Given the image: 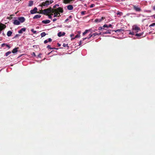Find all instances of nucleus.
<instances>
[{
  "mask_svg": "<svg viewBox=\"0 0 155 155\" xmlns=\"http://www.w3.org/2000/svg\"><path fill=\"white\" fill-rule=\"evenodd\" d=\"M133 7V8L137 12H140L141 11V8L138 7V6H136L134 5H132Z\"/></svg>",
  "mask_w": 155,
  "mask_h": 155,
  "instance_id": "nucleus-3",
  "label": "nucleus"
},
{
  "mask_svg": "<svg viewBox=\"0 0 155 155\" xmlns=\"http://www.w3.org/2000/svg\"><path fill=\"white\" fill-rule=\"evenodd\" d=\"M152 16H153L154 18H155V14L153 15Z\"/></svg>",
  "mask_w": 155,
  "mask_h": 155,
  "instance_id": "nucleus-53",
  "label": "nucleus"
},
{
  "mask_svg": "<svg viewBox=\"0 0 155 155\" xmlns=\"http://www.w3.org/2000/svg\"><path fill=\"white\" fill-rule=\"evenodd\" d=\"M6 44L3 43L1 47H3L5 46H6Z\"/></svg>",
  "mask_w": 155,
  "mask_h": 155,
  "instance_id": "nucleus-41",
  "label": "nucleus"
},
{
  "mask_svg": "<svg viewBox=\"0 0 155 155\" xmlns=\"http://www.w3.org/2000/svg\"><path fill=\"white\" fill-rule=\"evenodd\" d=\"M6 46L8 48H10V46H9L8 45V44H6Z\"/></svg>",
  "mask_w": 155,
  "mask_h": 155,
  "instance_id": "nucleus-43",
  "label": "nucleus"
},
{
  "mask_svg": "<svg viewBox=\"0 0 155 155\" xmlns=\"http://www.w3.org/2000/svg\"><path fill=\"white\" fill-rule=\"evenodd\" d=\"M18 19L19 20L20 22L23 23L25 21V18L24 17H21L18 18Z\"/></svg>",
  "mask_w": 155,
  "mask_h": 155,
  "instance_id": "nucleus-6",
  "label": "nucleus"
},
{
  "mask_svg": "<svg viewBox=\"0 0 155 155\" xmlns=\"http://www.w3.org/2000/svg\"><path fill=\"white\" fill-rule=\"evenodd\" d=\"M61 16L60 13L58 12H56V13H54V17H60Z\"/></svg>",
  "mask_w": 155,
  "mask_h": 155,
  "instance_id": "nucleus-20",
  "label": "nucleus"
},
{
  "mask_svg": "<svg viewBox=\"0 0 155 155\" xmlns=\"http://www.w3.org/2000/svg\"><path fill=\"white\" fill-rule=\"evenodd\" d=\"M52 40L51 39V38H49L48 39V42H51L52 41Z\"/></svg>",
  "mask_w": 155,
  "mask_h": 155,
  "instance_id": "nucleus-44",
  "label": "nucleus"
},
{
  "mask_svg": "<svg viewBox=\"0 0 155 155\" xmlns=\"http://www.w3.org/2000/svg\"><path fill=\"white\" fill-rule=\"evenodd\" d=\"M41 17V15H37L33 17V19L39 18Z\"/></svg>",
  "mask_w": 155,
  "mask_h": 155,
  "instance_id": "nucleus-21",
  "label": "nucleus"
},
{
  "mask_svg": "<svg viewBox=\"0 0 155 155\" xmlns=\"http://www.w3.org/2000/svg\"><path fill=\"white\" fill-rule=\"evenodd\" d=\"M11 53V52L10 51H8L6 53L5 56H7L8 55Z\"/></svg>",
  "mask_w": 155,
  "mask_h": 155,
  "instance_id": "nucleus-28",
  "label": "nucleus"
},
{
  "mask_svg": "<svg viewBox=\"0 0 155 155\" xmlns=\"http://www.w3.org/2000/svg\"><path fill=\"white\" fill-rule=\"evenodd\" d=\"M20 36V35H18V34H17L15 36V37H14V38H17V37H18L19 36Z\"/></svg>",
  "mask_w": 155,
  "mask_h": 155,
  "instance_id": "nucleus-40",
  "label": "nucleus"
},
{
  "mask_svg": "<svg viewBox=\"0 0 155 155\" xmlns=\"http://www.w3.org/2000/svg\"><path fill=\"white\" fill-rule=\"evenodd\" d=\"M19 48L18 47V48H15L13 49V50L12 51V52L13 53H15L16 52H17L18 51V49Z\"/></svg>",
  "mask_w": 155,
  "mask_h": 155,
  "instance_id": "nucleus-18",
  "label": "nucleus"
},
{
  "mask_svg": "<svg viewBox=\"0 0 155 155\" xmlns=\"http://www.w3.org/2000/svg\"><path fill=\"white\" fill-rule=\"evenodd\" d=\"M104 28L103 27H103H100L98 29L99 30H101L102 31H103L104 30Z\"/></svg>",
  "mask_w": 155,
  "mask_h": 155,
  "instance_id": "nucleus-29",
  "label": "nucleus"
},
{
  "mask_svg": "<svg viewBox=\"0 0 155 155\" xmlns=\"http://www.w3.org/2000/svg\"><path fill=\"white\" fill-rule=\"evenodd\" d=\"M79 36V35H76L75 36V38H76L78 37Z\"/></svg>",
  "mask_w": 155,
  "mask_h": 155,
  "instance_id": "nucleus-52",
  "label": "nucleus"
},
{
  "mask_svg": "<svg viewBox=\"0 0 155 155\" xmlns=\"http://www.w3.org/2000/svg\"><path fill=\"white\" fill-rule=\"evenodd\" d=\"M50 22V21L49 20H44L42 21V22L44 24H47L49 23Z\"/></svg>",
  "mask_w": 155,
  "mask_h": 155,
  "instance_id": "nucleus-16",
  "label": "nucleus"
},
{
  "mask_svg": "<svg viewBox=\"0 0 155 155\" xmlns=\"http://www.w3.org/2000/svg\"><path fill=\"white\" fill-rule=\"evenodd\" d=\"M155 26V23H154L152 24H151L149 26V27H151V26Z\"/></svg>",
  "mask_w": 155,
  "mask_h": 155,
  "instance_id": "nucleus-36",
  "label": "nucleus"
},
{
  "mask_svg": "<svg viewBox=\"0 0 155 155\" xmlns=\"http://www.w3.org/2000/svg\"><path fill=\"white\" fill-rule=\"evenodd\" d=\"M47 48H49V49H55V48H51V46L50 45H48L47 46Z\"/></svg>",
  "mask_w": 155,
  "mask_h": 155,
  "instance_id": "nucleus-32",
  "label": "nucleus"
},
{
  "mask_svg": "<svg viewBox=\"0 0 155 155\" xmlns=\"http://www.w3.org/2000/svg\"><path fill=\"white\" fill-rule=\"evenodd\" d=\"M68 20V19H67L65 20V21L66 22V21H67Z\"/></svg>",
  "mask_w": 155,
  "mask_h": 155,
  "instance_id": "nucleus-54",
  "label": "nucleus"
},
{
  "mask_svg": "<svg viewBox=\"0 0 155 155\" xmlns=\"http://www.w3.org/2000/svg\"><path fill=\"white\" fill-rule=\"evenodd\" d=\"M123 13L122 12H118L117 14V15H119L120 16V15H122Z\"/></svg>",
  "mask_w": 155,
  "mask_h": 155,
  "instance_id": "nucleus-35",
  "label": "nucleus"
},
{
  "mask_svg": "<svg viewBox=\"0 0 155 155\" xmlns=\"http://www.w3.org/2000/svg\"><path fill=\"white\" fill-rule=\"evenodd\" d=\"M63 2L65 4L71 3L72 0H63Z\"/></svg>",
  "mask_w": 155,
  "mask_h": 155,
  "instance_id": "nucleus-17",
  "label": "nucleus"
},
{
  "mask_svg": "<svg viewBox=\"0 0 155 155\" xmlns=\"http://www.w3.org/2000/svg\"><path fill=\"white\" fill-rule=\"evenodd\" d=\"M143 33H137L135 34V35L137 37H140L141 36L143 35Z\"/></svg>",
  "mask_w": 155,
  "mask_h": 155,
  "instance_id": "nucleus-25",
  "label": "nucleus"
},
{
  "mask_svg": "<svg viewBox=\"0 0 155 155\" xmlns=\"http://www.w3.org/2000/svg\"><path fill=\"white\" fill-rule=\"evenodd\" d=\"M86 12L85 11H82L81 12V14L82 15H84L85 14Z\"/></svg>",
  "mask_w": 155,
  "mask_h": 155,
  "instance_id": "nucleus-38",
  "label": "nucleus"
},
{
  "mask_svg": "<svg viewBox=\"0 0 155 155\" xmlns=\"http://www.w3.org/2000/svg\"><path fill=\"white\" fill-rule=\"evenodd\" d=\"M81 44H82V41H80L79 43V45H80Z\"/></svg>",
  "mask_w": 155,
  "mask_h": 155,
  "instance_id": "nucleus-49",
  "label": "nucleus"
},
{
  "mask_svg": "<svg viewBox=\"0 0 155 155\" xmlns=\"http://www.w3.org/2000/svg\"><path fill=\"white\" fill-rule=\"evenodd\" d=\"M31 54H32V55H33L34 56H36L34 52H32V53Z\"/></svg>",
  "mask_w": 155,
  "mask_h": 155,
  "instance_id": "nucleus-42",
  "label": "nucleus"
},
{
  "mask_svg": "<svg viewBox=\"0 0 155 155\" xmlns=\"http://www.w3.org/2000/svg\"><path fill=\"white\" fill-rule=\"evenodd\" d=\"M48 18H50V19H51L52 18V16H51V15H48Z\"/></svg>",
  "mask_w": 155,
  "mask_h": 155,
  "instance_id": "nucleus-45",
  "label": "nucleus"
},
{
  "mask_svg": "<svg viewBox=\"0 0 155 155\" xmlns=\"http://www.w3.org/2000/svg\"><path fill=\"white\" fill-rule=\"evenodd\" d=\"M53 2V1L52 0L49 1L47 0L45 2H43L41 5V6H47L48 5L51 4Z\"/></svg>",
  "mask_w": 155,
  "mask_h": 155,
  "instance_id": "nucleus-1",
  "label": "nucleus"
},
{
  "mask_svg": "<svg viewBox=\"0 0 155 155\" xmlns=\"http://www.w3.org/2000/svg\"><path fill=\"white\" fill-rule=\"evenodd\" d=\"M103 27L104 28H109V27H111V28H113V27H112V25L110 24L108 25H107L105 24L104 25Z\"/></svg>",
  "mask_w": 155,
  "mask_h": 155,
  "instance_id": "nucleus-19",
  "label": "nucleus"
},
{
  "mask_svg": "<svg viewBox=\"0 0 155 155\" xmlns=\"http://www.w3.org/2000/svg\"><path fill=\"white\" fill-rule=\"evenodd\" d=\"M40 54H39V55H38V57H39V56H40Z\"/></svg>",
  "mask_w": 155,
  "mask_h": 155,
  "instance_id": "nucleus-57",
  "label": "nucleus"
},
{
  "mask_svg": "<svg viewBox=\"0 0 155 155\" xmlns=\"http://www.w3.org/2000/svg\"><path fill=\"white\" fill-rule=\"evenodd\" d=\"M51 15H53V14L52 13V14H51Z\"/></svg>",
  "mask_w": 155,
  "mask_h": 155,
  "instance_id": "nucleus-56",
  "label": "nucleus"
},
{
  "mask_svg": "<svg viewBox=\"0 0 155 155\" xmlns=\"http://www.w3.org/2000/svg\"><path fill=\"white\" fill-rule=\"evenodd\" d=\"M59 6L58 4H56L53 6V8H55L56 6Z\"/></svg>",
  "mask_w": 155,
  "mask_h": 155,
  "instance_id": "nucleus-39",
  "label": "nucleus"
},
{
  "mask_svg": "<svg viewBox=\"0 0 155 155\" xmlns=\"http://www.w3.org/2000/svg\"><path fill=\"white\" fill-rule=\"evenodd\" d=\"M153 10L155 11V5L153 7Z\"/></svg>",
  "mask_w": 155,
  "mask_h": 155,
  "instance_id": "nucleus-51",
  "label": "nucleus"
},
{
  "mask_svg": "<svg viewBox=\"0 0 155 155\" xmlns=\"http://www.w3.org/2000/svg\"><path fill=\"white\" fill-rule=\"evenodd\" d=\"M57 20V19L55 18H54L53 19V21L54 22V21H56Z\"/></svg>",
  "mask_w": 155,
  "mask_h": 155,
  "instance_id": "nucleus-48",
  "label": "nucleus"
},
{
  "mask_svg": "<svg viewBox=\"0 0 155 155\" xmlns=\"http://www.w3.org/2000/svg\"><path fill=\"white\" fill-rule=\"evenodd\" d=\"M33 3V2L32 1H30L29 2L28 6H31L32 5Z\"/></svg>",
  "mask_w": 155,
  "mask_h": 155,
  "instance_id": "nucleus-22",
  "label": "nucleus"
},
{
  "mask_svg": "<svg viewBox=\"0 0 155 155\" xmlns=\"http://www.w3.org/2000/svg\"><path fill=\"white\" fill-rule=\"evenodd\" d=\"M48 42V41H47V40H45L44 41V43L45 44H46V43H47Z\"/></svg>",
  "mask_w": 155,
  "mask_h": 155,
  "instance_id": "nucleus-46",
  "label": "nucleus"
},
{
  "mask_svg": "<svg viewBox=\"0 0 155 155\" xmlns=\"http://www.w3.org/2000/svg\"><path fill=\"white\" fill-rule=\"evenodd\" d=\"M46 34L45 33V32H43L41 33V37H42L45 36L46 35Z\"/></svg>",
  "mask_w": 155,
  "mask_h": 155,
  "instance_id": "nucleus-27",
  "label": "nucleus"
},
{
  "mask_svg": "<svg viewBox=\"0 0 155 155\" xmlns=\"http://www.w3.org/2000/svg\"><path fill=\"white\" fill-rule=\"evenodd\" d=\"M63 46L64 47H66V46H67L68 47H69V46H68V44H66L65 43H64L63 44Z\"/></svg>",
  "mask_w": 155,
  "mask_h": 155,
  "instance_id": "nucleus-34",
  "label": "nucleus"
},
{
  "mask_svg": "<svg viewBox=\"0 0 155 155\" xmlns=\"http://www.w3.org/2000/svg\"><path fill=\"white\" fill-rule=\"evenodd\" d=\"M57 45H58V47H60L61 45V44H59V43H58Z\"/></svg>",
  "mask_w": 155,
  "mask_h": 155,
  "instance_id": "nucleus-50",
  "label": "nucleus"
},
{
  "mask_svg": "<svg viewBox=\"0 0 155 155\" xmlns=\"http://www.w3.org/2000/svg\"><path fill=\"white\" fill-rule=\"evenodd\" d=\"M52 12H52V13H54H54H56V9H53L52 8Z\"/></svg>",
  "mask_w": 155,
  "mask_h": 155,
  "instance_id": "nucleus-30",
  "label": "nucleus"
},
{
  "mask_svg": "<svg viewBox=\"0 0 155 155\" xmlns=\"http://www.w3.org/2000/svg\"><path fill=\"white\" fill-rule=\"evenodd\" d=\"M26 31V28H22L20 30L18 31L19 33L21 34L23 32H24Z\"/></svg>",
  "mask_w": 155,
  "mask_h": 155,
  "instance_id": "nucleus-14",
  "label": "nucleus"
},
{
  "mask_svg": "<svg viewBox=\"0 0 155 155\" xmlns=\"http://www.w3.org/2000/svg\"><path fill=\"white\" fill-rule=\"evenodd\" d=\"M129 34L131 35H134V32H130Z\"/></svg>",
  "mask_w": 155,
  "mask_h": 155,
  "instance_id": "nucleus-47",
  "label": "nucleus"
},
{
  "mask_svg": "<svg viewBox=\"0 0 155 155\" xmlns=\"http://www.w3.org/2000/svg\"><path fill=\"white\" fill-rule=\"evenodd\" d=\"M31 31L32 32H33L34 34H36V33H37V31H34V29H32L31 30Z\"/></svg>",
  "mask_w": 155,
  "mask_h": 155,
  "instance_id": "nucleus-31",
  "label": "nucleus"
},
{
  "mask_svg": "<svg viewBox=\"0 0 155 155\" xmlns=\"http://www.w3.org/2000/svg\"><path fill=\"white\" fill-rule=\"evenodd\" d=\"M37 8L36 7H35L33 9L30 11V13L31 14H34L37 13Z\"/></svg>",
  "mask_w": 155,
  "mask_h": 155,
  "instance_id": "nucleus-8",
  "label": "nucleus"
},
{
  "mask_svg": "<svg viewBox=\"0 0 155 155\" xmlns=\"http://www.w3.org/2000/svg\"><path fill=\"white\" fill-rule=\"evenodd\" d=\"M65 33L64 32H63L62 33L61 32H58V35L59 37H61L65 35Z\"/></svg>",
  "mask_w": 155,
  "mask_h": 155,
  "instance_id": "nucleus-13",
  "label": "nucleus"
},
{
  "mask_svg": "<svg viewBox=\"0 0 155 155\" xmlns=\"http://www.w3.org/2000/svg\"><path fill=\"white\" fill-rule=\"evenodd\" d=\"M56 11L58 12L63 13V8H61V7H59L56 9Z\"/></svg>",
  "mask_w": 155,
  "mask_h": 155,
  "instance_id": "nucleus-9",
  "label": "nucleus"
},
{
  "mask_svg": "<svg viewBox=\"0 0 155 155\" xmlns=\"http://www.w3.org/2000/svg\"><path fill=\"white\" fill-rule=\"evenodd\" d=\"M101 32L99 33H94V35H101Z\"/></svg>",
  "mask_w": 155,
  "mask_h": 155,
  "instance_id": "nucleus-33",
  "label": "nucleus"
},
{
  "mask_svg": "<svg viewBox=\"0 0 155 155\" xmlns=\"http://www.w3.org/2000/svg\"><path fill=\"white\" fill-rule=\"evenodd\" d=\"M95 6V5L94 4H92L90 6V7L91 8H93Z\"/></svg>",
  "mask_w": 155,
  "mask_h": 155,
  "instance_id": "nucleus-37",
  "label": "nucleus"
},
{
  "mask_svg": "<svg viewBox=\"0 0 155 155\" xmlns=\"http://www.w3.org/2000/svg\"><path fill=\"white\" fill-rule=\"evenodd\" d=\"M115 31L116 32H121L122 31H124V29H117L116 30L113 31Z\"/></svg>",
  "mask_w": 155,
  "mask_h": 155,
  "instance_id": "nucleus-24",
  "label": "nucleus"
},
{
  "mask_svg": "<svg viewBox=\"0 0 155 155\" xmlns=\"http://www.w3.org/2000/svg\"><path fill=\"white\" fill-rule=\"evenodd\" d=\"M13 24L15 25H18L20 24V21L17 20H15L14 21Z\"/></svg>",
  "mask_w": 155,
  "mask_h": 155,
  "instance_id": "nucleus-11",
  "label": "nucleus"
},
{
  "mask_svg": "<svg viewBox=\"0 0 155 155\" xmlns=\"http://www.w3.org/2000/svg\"><path fill=\"white\" fill-rule=\"evenodd\" d=\"M106 30V31H104L102 32V34H111V31L110 29H108L107 30L106 29H105Z\"/></svg>",
  "mask_w": 155,
  "mask_h": 155,
  "instance_id": "nucleus-7",
  "label": "nucleus"
},
{
  "mask_svg": "<svg viewBox=\"0 0 155 155\" xmlns=\"http://www.w3.org/2000/svg\"><path fill=\"white\" fill-rule=\"evenodd\" d=\"M96 35H94V33L93 34H90L89 35V37H88L87 38H83V40H85L87 38L89 39L92 37H94Z\"/></svg>",
  "mask_w": 155,
  "mask_h": 155,
  "instance_id": "nucleus-12",
  "label": "nucleus"
},
{
  "mask_svg": "<svg viewBox=\"0 0 155 155\" xmlns=\"http://www.w3.org/2000/svg\"><path fill=\"white\" fill-rule=\"evenodd\" d=\"M12 18L11 17L8 18H10V19H11Z\"/></svg>",
  "mask_w": 155,
  "mask_h": 155,
  "instance_id": "nucleus-55",
  "label": "nucleus"
},
{
  "mask_svg": "<svg viewBox=\"0 0 155 155\" xmlns=\"http://www.w3.org/2000/svg\"><path fill=\"white\" fill-rule=\"evenodd\" d=\"M67 9L70 10H71L73 9V7L71 5H69L67 6Z\"/></svg>",
  "mask_w": 155,
  "mask_h": 155,
  "instance_id": "nucleus-15",
  "label": "nucleus"
},
{
  "mask_svg": "<svg viewBox=\"0 0 155 155\" xmlns=\"http://www.w3.org/2000/svg\"><path fill=\"white\" fill-rule=\"evenodd\" d=\"M90 30H86L83 33V35H84L87 34L88 31H90Z\"/></svg>",
  "mask_w": 155,
  "mask_h": 155,
  "instance_id": "nucleus-26",
  "label": "nucleus"
},
{
  "mask_svg": "<svg viewBox=\"0 0 155 155\" xmlns=\"http://www.w3.org/2000/svg\"><path fill=\"white\" fill-rule=\"evenodd\" d=\"M6 27L5 25L2 24L0 25V34L1 33V31L3 29L5 28Z\"/></svg>",
  "mask_w": 155,
  "mask_h": 155,
  "instance_id": "nucleus-10",
  "label": "nucleus"
},
{
  "mask_svg": "<svg viewBox=\"0 0 155 155\" xmlns=\"http://www.w3.org/2000/svg\"><path fill=\"white\" fill-rule=\"evenodd\" d=\"M105 18L104 17H102L101 18L98 19L97 18L94 21L96 23H99L101 22L102 20H104Z\"/></svg>",
  "mask_w": 155,
  "mask_h": 155,
  "instance_id": "nucleus-4",
  "label": "nucleus"
},
{
  "mask_svg": "<svg viewBox=\"0 0 155 155\" xmlns=\"http://www.w3.org/2000/svg\"><path fill=\"white\" fill-rule=\"evenodd\" d=\"M133 30L135 31L136 32H137L139 31H140V28L137 26H134L133 28Z\"/></svg>",
  "mask_w": 155,
  "mask_h": 155,
  "instance_id": "nucleus-5",
  "label": "nucleus"
},
{
  "mask_svg": "<svg viewBox=\"0 0 155 155\" xmlns=\"http://www.w3.org/2000/svg\"><path fill=\"white\" fill-rule=\"evenodd\" d=\"M12 34V32L10 31H8L7 33V35L8 36H10Z\"/></svg>",
  "mask_w": 155,
  "mask_h": 155,
  "instance_id": "nucleus-23",
  "label": "nucleus"
},
{
  "mask_svg": "<svg viewBox=\"0 0 155 155\" xmlns=\"http://www.w3.org/2000/svg\"><path fill=\"white\" fill-rule=\"evenodd\" d=\"M52 10V8L51 7L45 9L43 10V14L44 15H48V14L51 12Z\"/></svg>",
  "mask_w": 155,
  "mask_h": 155,
  "instance_id": "nucleus-2",
  "label": "nucleus"
}]
</instances>
